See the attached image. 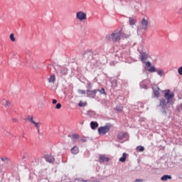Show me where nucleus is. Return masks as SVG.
Listing matches in <instances>:
<instances>
[{"label":"nucleus","instance_id":"nucleus-23","mask_svg":"<svg viewBox=\"0 0 182 182\" xmlns=\"http://www.w3.org/2000/svg\"><path fill=\"white\" fill-rule=\"evenodd\" d=\"M154 96H156V97H159V96L160 95V92H159V90H154Z\"/></svg>","mask_w":182,"mask_h":182},{"label":"nucleus","instance_id":"nucleus-13","mask_svg":"<svg viewBox=\"0 0 182 182\" xmlns=\"http://www.w3.org/2000/svg\"><path fill=\"white\" fill-rule=\"evenodd\" d=\"M90 127L92 130H95L96 129V127H99V124L95 122H91Z\"/></svg>","mask_w":182,"mask_h":182},{"label":"nucleus","instance_id":"nucleus-27","mask_svg":"<svg viewBox=\"0 0 182 182\" xmlns=\"http://www.w3.org/2000/svg\"><path fill=\"white\" fill-rule=\"evenodd\" d=\"M78 106H80V107H85V103L80 102Z\"/></svg>","mask_w":182,"mask_h":182},{"label":"nucleus","instance_id":"nucleus-22","mask_svg":"<svg viewBox=\"0 0 182 182\" xmlns=\"http://www.w3.org/2000/svg\"><path fill=\"white\" fill-rule=\"evenodd\" d=\"M77 92H78L80 95H86V91L84 90H78Z\"/></svg>","mask_w":182,"mask_h":182},{"label":"nucleus","instance_id":"nucleus-15","mask_svg":"<svg viewBox=\"0 0 182 182\" xmlns=\"http://www.w3.org/2000/svg\"><path fill=\"white\" fill-rule=\"evenodd\" d=\"M127 158V154L124 153L122 154V157H121L119 159V161H121V163H124V161H126V159Z\"/></svg>","mask_w":182,"mask_h":182},{"label":"nucleus","instance_id":"nucleus-30","mask_svg":"<svg viewBox=\"0 0 182 182\" xmlns=\"http://www.w3.org/2000/svg\"><path fill=\"white\" fill-rule=\"evenodd\" d=\"M6 106H7L8 107H9V106H11V101H6Z\"/></svg>","mask_w":182,"mask_h":182},{"label":"nucleus","instance_id":"nucleus-29","mask_svg":"<svg viewBox=\"0 0 182 182\" xmlns=\"http://www.w3.org/2000/svg\"><path fill=\"white\" fill-rule=\"evenodd\" d=\"M28 119L33 124L35 122V121L33 120V117H28Z\"/></svg>","mask_w":182,"mask_h":182},{"label":"nucleus","instance_id":"nucleus-32","mask_svg":"<svg viewBox=\"0 0 182 182\" xmlns=\"http://www.w3.org/2000/svg\"><path fill=\"white\" fill-rule=\"evenodd\" d=\"M178 73H179L180 75H182V66L178 68Z\"/></svg>","mask_w":182,"mask_h":182},{"label":"nucleus","instance_id":"nucleus-4","mask_svg":"<svg viewBox=\"0 0 182 182\" xmlns=\"http://www.w3.org/2000/svg\"><path fill=\"white\" fill-rule=\"evenodd\" d=\"M109 131H110V126L109 125L98 128V132L100 134H106V133H109Z\"/></svg>","mask_w":182,"mask_h":182},{"label":"nucleus","instance_id":"nucleus-17","mask_svg":"<svg viewBox=\"0 0 182 182\" xmlns=\"http://www.w3.org/2000/svg\"><path fill=\"white\" fill-rule=\"evenodd\" d=\"M136 24V19L129 18V25L133 26Z\"/></svg>","mask_w":182,"mask_h":182},{"label":"nucleus","instance_id":"nucleus-28","mask_svg":"<svg viewBox=\"0 0 182 182\" xmlns=\"http://www.w3.org/2000/svg\"><path fill=\"white\" fill-rule=\"evenodd\" d=\"M62 107V105L60 103H58L56 105L55 108L59 109Z\"/></svg>","mask_w":182,"mask_h":182},{"label":"nucleus","instance_id":"nucleus-35","mask_svg":"<svg viewBox=\"0 0 182 182\" xmlns=\"http://www.w3.org/2000/svg\"><path fill=\"white\" fill-rule=\"evenodd\" d=\"M13 122H18V119H16V118H14V119H13Z\"/></svg>","mask_w":182,"mask_h":182},{"label":"nucleus","instance_id":"nucleus-33","mask_svg":"<svg viewBox=\"0 0 182 182\" xmlns=\"http://www.w3.org/2000/svg\"><path fill=\"white\" fill-rule=\"evenodd\" d=\"M1 161H6V160H8V158H6V157L1 158Z\"/></svg>","mask_w":182,"mask_h":182},{"label":"nucleus","instance_id":"nucleus-14","mask_svg":"<svg viewBox=\"0 0 182 182\" xmlns=\"http://www.w3.org/2000/svg\"><path fill=\"white\" fill-rule=\"evenodd\" d=\"M162 181H167V180H171V176L164 175L161 178Z\"/></svg>","mask_w":182,"mask_h":182},{"label":"nucleus","instance_id":"nucleus-10","mask_svg":"<svg viewBox=\"0 0 182 182\" xmlns=\"http://www.w3.org/2000/svg\"><path fill=\"white\" fill-rule=\"evenodd\" d=\"M109 158H107L103 155H101L99 159L100 163H105V161L107 162V161H109Z\"/></svg>","mask_w":182,"mask_h":182},{"label":"nucleus","instance_id":"nucleus-34","mask_svg":"<svg viewBox=\"0 0 182 182\" xmlns=\"http://www.w3.org/2000/svg\"><path fill=\"white\" fill-rule=\"evenodd\" d=\"M56 103H58V100H53V105H56Z\"/></svg>","mask_w":182,"mask_h":182},{"label":"nucleus","instance_id":"nucleus-11","mask_svg":"<svg viewBox=\"0 0 182 182\" xmlns=\"http://www.w3.org/2000/svg\"><path fill=\"white\" fill-rule=\"evenodd\" d=\"M46 161H48V163H55V158H53V156L49 155L48 156L46 157Z\"/></svg>","mask_w":182,"mask_h":182},{"label":"nucleus","instance_id":"nucleus-3","mask_svg":"<svg viewBox=\"0 0 182 182\" xmlns=\"http://www.w3.org/2000/svg\"><path fill=\"white\" fill-rule=\"evenodd\" d=\"M76 18L78 21H86L87 19V15L83 11H77L76 13Z\"/></svg>","mask_w":182,"mask_h":182},{"label":"nucleus","instance_id":"nucleus-9","mask_svg":"<svg viewBox=\"0 0 182 182\" xmlns=\"http://www.w3.org/2000/svg\"><path fill=\"white\" fill-rule=\"evenodd\" d=\"M48 83H55L56 82V76L54 74L50 75L48 79Z\"/></svg>","mask_w":182,"mask_h":182},{"label":"nucleus","instance_id":"nucleus-7","mask_svg":"<svg viewBox=\"0 0 182 182\" xmlns=\"http://www.w3.org/2000/svg\"><path fill=\"white\" fill-rule=\"evenodd\" d=\"M129 137V134L124 132H119L117 134L118 140H123L124 139H127Z\"/></svg>","mask_w":182,"mask_h":182},{"label":"nucleus","instance_id":"nucleus-1","mask_svg":"<svg viewBox=\"0 0 182 182\" xmlns=\"http://www.w3.org/2000/svg\"><path fill=\"white\" fill-rule=\"evenodd\" d=\"M164 96L167 102L165 99L161 100L159 106H161L162 109H166V107H167V105L170 103V99H173V97H174V92L170 93V90H165Z\"/></svg>","mask_w":182,"mask_h":182},{"label":"nucleus","instance_id":"nucleus-21","mask_svg":"<svg viewBox=\"0 0 182 182\" xmlns=\"http://www.w3.org/2000/svg\"><path fill=\"white\" fill-rule=\"evenodd\" d=\"M97 92H100V95H106V91L105 88H102L101 90H97Z\"/></svg>","mask_w":182,"mask_h":182},{"label":"nucleus","instance_id":"nucleus-5","mask_svg":"<svg viewBox=\"0 0 182 182\" xmlns=\"http://www.w3.org/2000/svg\"><path fill=\"white\" fill-rule=\"evenodd\" d=\"M87 97L91 99H95L96 97V93H97V90H86Z\"/></svg>","mask_w":182,"mask_h":182},{"label":"nucleus","instance_id":"nucleus-26","mask_svg":"<svg viewBox=\"0 0 182 182\" xmlns=\"http://www.w3.org/2000/svg\"><path fill=\"white\" fill-rule=\"evenodd\" d=\"M73 139L74 140H76V139H79V134H73Z\"/></svg>","mask_w":182,"mask_h":182},{"label":"nucleus","instance_id":"nucleus-25","mask_svg":"<svg viewBox=\"0 0 182 182\" xmlns=\"http://www.w3.org/2000/svg\"><path fill=\"white\" fill-rule=\"evenodd\" d=\"M164 72L162 71V70H159L158 72H157V74L159 75V76H163Z\"/></svg>","mask_w":182,"mask_h":182},{"label":"nucleus","instance_id":"nucleus-31","mask_svg":"<svg viewBox=\"0 0 182 182\" xmlns=\"http://www.w3.org/2000/svg\"><path fill=\"white\" fill-rule=\"evenodd\" d=\"M145 63H146V66H147V68H150L151 66V63L149 61Z\"/></svg>","mask_w":182,"mask_h":182},{"label":"nucleus","instance_id":"nucleus-18","mask_svg":"<svg viewBox=\"0 0 182 182\" xmlns=\"http://www.w3.org/2000/svg\"><path fill=\"white\" fill-rule=\"evenodd\" d=\"M33 124L36 127L38 132H39V127H41V124L39 122H33Z\"/></svg>","mask_w":182,"mask_h":182},{"label":"nucleus","instance_id":"nucleus-8","mask_svg":"<svg viewBox=\"0 0 182 182\" xmlns=\"http://www.w3.org/2000/svg\"><path fill=\"white\" fill-rule=\"evenodd\" d=\"M149 55H147V53H146L145 52H141L140 53L139 57L140 59L141 60V62L144 63L147 60V58H148Z\"/></svg>","mask_w":182,"mask_h":182},{"label":"nucleus","instance_id":"nucleus-6","mask_svg":"<svg viewBox=\"0 0 182 182\" xmlns=\"http://www.w3.org/2000/svg\"><path fill=\"white\" fill-rule=\"evenodd\" d=\"M149 28V21L146 18H143L141 25H140V29H143V31H146Z\"/></svg>","mask_w":182,"mask_h":182},{"label":"nucleus","instance_id":"nucleus-24","mask_svg":"<svg viewBox=\"0 0 182 182\" xmlns=\"http://www.w3.org/2000/svg\"><path fill=\"white\" fill-rule=\"evenodd\" d=\"M136 150L137 151H144V148L143 146H138Z\"/></svg>","mask_w":182,"mask_h":182},{"label":"nucleus","instance_id":"nucleus-12","mask_svg":"<svg viewBox=\"0 0 182 182\" xmlns=\"http://www.w3.org/2000/svg\"><path fill=\"white\" fill-rule=\"evenodd\" d=\"M71 153L72 154H77V153H79V147H77V146H73L71 149Z\"/></svg>","mask_w":182,"mask_h":182},{"label":"nucleus","instance_id":"nucleus-36","mask_svg":"<svg viewBox=\"0 0 182 182\" xmlns=\"http://www.w3.org/2000/svg\"><path fill=\"white\" fill-rule=\"evenodd\" d=\"M136 182H141L142 181V180L141 179H136V181H135Z\"/></svg>","mask_w":182,"mask_h":182},{"label":"nucleus","instance_id":"nucleus-19","mask_svg":"<svg viewBox=\"0 0 182 182\" xmlns=\"http://www.w3.org/2000/svg\"><path fill=\"white\" fill-rule=\"evenodd\" d=\"M10 40L11 41V42H15V41H16V39L15 38V36L14 35V33H11V34H10Z\"/></svg>","mask_w":182,"mask_h":182},{"label":"nucleus","instance_id":"nucleus-37","mask_svg":"<svg viewBox=\"0 0 182 182\" xmlns=\"http://www.w3.org/2000/svg\"><path fill=\"white\" fill-rule=\"evenodd\" d=\"M83 182H87V181H82Z\"/></svg>","mask_w":182,"mask_h":182},{"label":"nucleus","instance_id":"nucleus-2","mask_svg":"<svg viewBox=\"0 0 182 182\" xmlns=\"http://www.w3.org/2000/svg\"><path fill=\"white\" fill-rule=\"evenodd\" d=\"M122 38V31H114L110 35L106 36L107 41H112V42H119Z\"/></svg>","mask_w":182,"mask_h":182},{"label":"nucleus","instance_id":"nucleus-20","mask_svg":"<svg viewBox=\"0 0 182 182\" xmlns=\"http://www.w3.org/2000/svg\"><path fill=\"white\" fill-rule=\"evenodd\" d=\"M156 71H157V70L154 67H151L149 69V72H150L151 73H153L156 72Z\"/></svg>","mask_w":182,"mask_h":182},{"label":"nucleus","instance_id":"nucleus-16","mask_svg":"<svg viewBox=\"0 0 182 182\" xmlns=\"http://www.w3.org/2000/svg\"><path fill=\"white\" fill-rule=\"evenodd\" d=\"M57 73H60V75H63V67L58 66L57 67Z\"/></svg>","mask_w":182,"mask_h":182}]
</instances>
